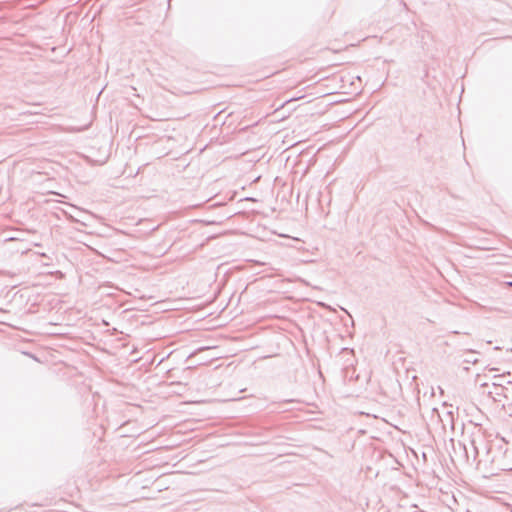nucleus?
<instances>
[{
	"mask_svg": "<svg viewBox=\"0 0 512 512\" xmlns=\"http://www.w3.org/2000/svg\"><path fill=\"white\" fill-rule=\"evenodd\" d=\"M507 285H508L509 287H512V282H507Z\"/></svg>",
	"mask_w": 512,
	"mask_h": 512,
	"instance_id": "nucleus-1",
	"label": "nucleus"
}]
</instances>
